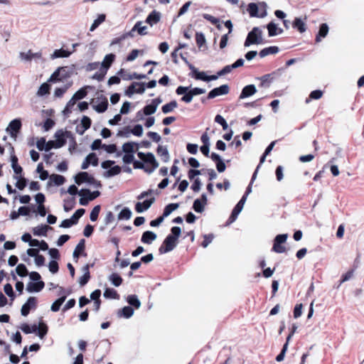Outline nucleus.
Masks as SVG:
<instances>
[{
	"label": "nucleus",
	"instance_id": "nucleus-1",
	"mask_svg": "<svg viewBox=\"0 0 364 364\" xmlns=\"http://www.w3.org/2000/svg\"><path fill=\"white\" fill-rule=\"evenodd\" d=\"M181 234V228L180 227H172L171 232L166 236L162 245H161V254L172 251L177 246Z\"/></svg>",
	"mask_w": 364,
	"mask_h": 364
},
{
	"label": "nucleus",
	"instance_id": "nucleus-2",
	"mask_svg": "<svg viewBox=\"0 0 364 364\" xmlns=\"http://www.w3.org/2000/svg\"><path fill=\"white\" fill-rule=\"evenodd\" d=\"M264 42L262 38V31L259 27H254L247 33L246 39L244 43L245 47H249L253 44H262Z\"/></svg>",
	"mask_w": 364,
	"mask_h": 364
},
{
	"label": "nucleus",
	"instance_id": "nucleus-3",
	"mask_svg": "<svg viewBox=\"0 0 364 364\" xmlns=\"http://www.w3.org/2000/svg\"><path fill=\"white\" fill-rule=\"evenodd\" d=\"M288 238L287 233L279 234L273 240V246L272 251L276 253H284L286 252V247L283 245Z\"/></svg>",
	"mask_w": 364,
	"mask_h": 364
},
{
	"label": "nucleus",
	"instance_id": "nucleus-4",
	"mask_svg": "<svg viewBox=\"0 0 364 364\" xmlns=\"http://www.w3.org/2000/svg\"><path fill=\"white\" fill-rule=\"evenodd\" d=\"M246 200H247L245 199V197H242L240 200L237 202V203L235 205L230 213V215L229 216L228 220L225 223L226 226L230 225L237 220L239 214L243 209Z\"/></svg>",
	"mask_w": 364,
	"mask_h": 364
},
{
	"label": "nucleus",
	"instance_id": "nucleus-5",
	"mask_svg": "<svg viewBox=\"0 0 364 364\" xmlns=\"http://www.w3.org/2000/svg\"><path fill=\"white\" fill-rule=\"evenodd\" d=\"M176 94L182 95L181 101L185 103H190L194 97L191 90V86H178L176 90Z\"/></svg>",
	"mask_w": 364,
	"mask_h": 364
},
{
	"label": "nucleus",
	"instance_id": "nucleus-6",
	"mask_svg": "<svg viewBox=\"0 0 364 364\" xmlns=\"http://www.w3.org/2000/svg\"><path fill=\"white\" fill-rule=\"evenodd\" d=\"M38 305V299L35 296H30L26 302L22 306L21 309V315L26 316L29 314L30 311L36 309Z\"/></svg>",
	"mask_w": 364,
	"mask_h": 364
},
{
	"label": "nucleus",
	"instance_id": "nucleus-7",
	"mask_svg": "<svg viewBox=\"0 0 364 364\" xmlns=\"http://www.w3.org/2000/svg\"><path fill=\"white\" fill-rule=\"evenodd\" d=\"M230 92V87L228 84L222 85L219 87L212 89L208 94L207 98L209 100L213 99L218 96L225 95Z\"/></svg>",
	"mask_w": 364,
	"mask_h": 364
},
{
	"label": "nucleus",
	"instance_id": "nucleus-8",
	"mask_svg": "<svg viewBox=\"0 0 364 364\" xmlns=\"http://www.w3.org/2000/svg\"><path fill=\"white\" fill-rule=\"evenodd\" d=\"M281 70H282V68H279L278 70H277L271 73L266 74L261 77H257L256 79L259 80L261 81L259 86L261 87H267V88L269 87L270 86L271 82L273 81V80L274 78V75H276L277 74H279V73Z\"/></svg>",
	"mask_w": 364,
	"mask_h": 364
},
{
	"label": "nucleus",
	"instance_id": "nucleus-9",
	"mask_svg": "<svg viewBox=\"0 0 364 364\" xmlns=\"http://www.w3.org/2000/svg\"><path fill=\"white\" fill-rule=\"evenodd\" d=\"M247 11L250 17L254 18H264L267 15V11H262L259 14V7L257 3H250L247 7Z\"/></svg>",
	"mask_w": 364,
	"mask_h": 364
},
{
	"label": "nucleus",
	"instance_id": "nucleus-10",
	"mask_svg": "<svg viewBox=\"0 0 364 364\" xmlns=\"http://www.w3.org/2000/svg\"><path fill=\"white\" fill-rule=\"evenodd\" d=\"M137 155L144 164H146L147 166H151V170L155 169L158 166V164L151 153L144 154L143 152H138Z\"/></svg>",
	"mask_w": 364,
	"mask_h": 364
},
{
	"label": "nucleus",
	"instance_id": "nucleus-11",
	"mask_svg": "<svg viewBox=\"0 0 364 364\" xmlns=\"http://www.w3.org/2000/svg\"><path fill=\"white\" fill-rule=\"evenodd\" d=\"M21 126L22 124L20 119H13L6 128V132L10 134L11 137H16L21 130Z\"/></svg>",
	"mask_w": 364,
	"mask_h": 364
},
{
	"label": "nucleus",
	"instance_id": "nucleus-12",
	"mask_svg": "<svg viewBox=\"0 0 364 364\" xmlns=\"http://www.w3.org/2000/svg\"><path fill=\"white\" fill-rule=\"evenodd\" d=\"M145 90V85L143 82H132L126 90V95L132 96L134 93H143Z\"/></svg>",
	"mask_w": 364,
	"mask_h": 364
},
{
	"label": "nucleus",
	"instance_id": "nucleus-13",
	"mask_svg": "<svg viewBox=\"0 0 364 364\" xmlns=\"http://www.w3.org/2000/svg\"><path fill=\"white\" fill-rule=\"evenodd\" d=\"M72 136V134L69 131L63 132V130H58L55 134V137L56 138V143L59 148L63 146L66 144V138H70Z\"/></svg>",
	"mask_w": 364,
	"mask_h": 364
},
{
	"label": "nucleus",
	"instance_id": "nucleus-14",
	"mask_svg": "<svg viewBox=\"0 0 364 364\" xmlns=\"http://www.w3.org/2000/svg\"><path fill=\"white\" fill-rule=\"evenodd\" d=\"M210 159L215 163L217 171L219 173H223L226 169V165L222 157L217 153L212 152L210 154Z\"/></svg>",
	"mask_w": 364,
	"mask_h": 364
},
{
	"label": "nucleus",
	"instance_id": "nucleus-15",
	"mask_svg": "<svg viewBox=\"0 0 364 364\" xmlns=\"http://www.w3.org/2000/svg\"><path fill=\"white\" fill-rule=\"evenodd\" d=\"M257 88L255 85L250 84L245 86L240 92L238 100H243L254 95L257 92Z\"/></svg>",
	"mask_w": 364,
	"mask_h": 364
},
{
	"label": "nucleus",
	"instance_id": "nucleus-16",
	"mask_svg": "<svg viewBox=\"0 0 364 364\" xmlns=\"http://www.w3.org/2000/svg\"><path fill=\"white\" fill-rule=\"evenodd\" d=\"M99 159L95 153H90L89 154L85 160L83 161L81 168L82 169H87L89 166L91 164L94 166H96L98 165Z\"/></svg>",
	"mask_w": 364,
	"mask_h": 364
},
{
	"label": "nucleus",
	"instance_id": "nucleus-17",
	"mask_svg": "<svg viewBox=\"0 0 364 364\" xmlns=\"http://www.w3.org/2000/svg\"><path fill=\"white\" fill-rule=\"evenodd\" d=\"M188 68L191 70L189 76H191L192 78H194L196 80H201L205 82V79L206 77V73L205 71H200L193 65H189Z\"/></svg>",
	"mask_w": 364,
	"mask_h": 364
},
{
	"label": "nucleus",
	"instance_id": "nucleus-18",
	"mask_svg": "<svg viewBox=\"0 0 364 364\" xmlns=\"http://www.w3.org/2000/svg\"><path fill=\"white\" fill-rule=\"evenodd\" d=\"M266 28H267L268 36L269 37L276 36L283 33V29L278 27L277 24H276L273 21L267 23Z\"/></svg>",
	"mask_w": 364,
	"mask_h": 364
},
{
	"label": "nucleus",
	"instance_id": "nucleus-19",
	"mask_svg": "<svg viewBox=\"0 0 364 364\" xmlns=\"http://www.w3.org/2000/svg\"><path fill=\"white\" fill-rule=\"evenodd\" d=\"M154 198L151 197L149 199H146L144 202H137L135 205V210L137 213H142L144 210H146L151 204L154 202Z\"/></svg>",
	"mask_w": 364,
	"mask_h": 364
},
{
	"label": "nucleus",
	"instance_id": "nucleus-20",
	"mask_svg": "<svg viewBox=\"0 0 364 364\" xmlns=\"http://www.w3.org/2000/svg\"><path fill=\"white\" fill-rule=\"evenodd\" d=\"M179 207L178 203H169L165 206L163 214L161 215V224L163 223L165 218L168 217L171 213L176 210Z\"/></svg>",
	"mask_w": 364,
	"mask_h": 364
},
{
	"label": "nucleus",
	"instance_id": "nucleus-21",
	"mask_svg": "<svg viewBox=\"0 0 364 364\" xmlns=\"http://www.w3.org/2000/svg\"><path fill=\"white\" fill-rule=\"evenodd\" d=\"M328 31L329 28L328 24L326 23H322L319 26L318 31L316 36V42L318 43L321 41L322 38H324L328 35Z\"/></svg>",
	"mask_w": 364,
	"mask_h": 364
},
{
	"label": "nucleus",
	"instance_id": "nucleus-22",
	"mask_svg": "<svg viewBox=\"0 0 364 364\" xmlns=\"http://www.w3.org/2000/svg\"><path fill=\"white\" fill-rule=\"evenodd\" d=\"M45 287V283L43 281L36 282H29L26 286V290L28 292H39Z\"/></svg>",
	"mask_w": 364,
	"mask_h": 364
},
{
	"label": "nucleus",
	"instance_id": "nucleus-23",
	"mask_svg": "<svg viewBox=\"0 0 364 364\" xmlns=\"http://www.w3.org/2000/svg\"><path fill=\"white\" fill-rule=\"evenodd\" d=\"M291 25L294 29L297 30L301 33H304L306 31V25L300 17H296Z\"/></svg>",
	"mask_w": 364,
	"mask_h": 364
},
{
	"label": "nucleus",
	"instance_id": "nucleus-24",
	"mask_svg": "<svg viewBox=\"0 0 364 364\" xmlns=\"http://www.w3.org/2000/svg\"><path fill=\"white\" fill-rule=\"evenodd\" d=\"M279 48L278 46H272L262 49L259 53V55L260 58H264L270 54H277V53H279Z\"/></svg>",
	"mask_w": 364,
	"mask_h": 364
},
{
	"label": "nucleus",
	"instance_id": "nucleus-25",
	"mask_svg": "<svg viewBox=\"0 0 364 364\" xmlns=\"http://www.w3.org/2000/svg\"><path fill=\"white\" fill-rule=\"evenodd\" d=\"M178 105L177 101L173 100H171V102L164 105L161 107V111L164 114H169V113L173 112L174 109L178 107Z\"/></svg>",
	"mask_w": 364,
	"mask_h": 364
},
{
	"label": "nucleus",
	"instance_id": "nucleus-26",
	"mask_svg": "<svg viewBox=\"0 0 364 364\" xmlns=\"http://www.w3.org/2000/svg\"><path fill=\"white\" fill-rule=\"evenodd\" d=\"M51 229L52 228L48 225H41L33 229V233L36 236H47L48 230Z\"/></svg>",
	"mask_w": 364,
	"mask_h": 364
},
{
	"label": "nucleus",
	"instance_id": "nucleus-27",
	"mask_svg": "<svg viewBox=\"0 0 364 364\" xmlns=\"http://www.w3.org/2000/svg\"><path fill=\"white\" fill-rule=\"evenodd\" d=\"M157 237V235L151 231H146L141 236V242L145 244H151Z\"/></svg>",
	"mask_w": 364,
	"mask_h": 364
},
{
	"label": "nucleus",
	"instance_id": "nucleus-28",
	"mask_svg": "<svg viewBox=\"0 0 364 364\" xmlns=\"http://www.w3.org/2000/svg\"><path fill=\"white\" fill-rule=\"evenodd\" d=\"M85 249V239H81L77 246L75 247V249L73 252V257L77 258L76 262L77 261L78 257L81 254H82Z\"/></svg>",
	"mask_w": 364,
	"mask_h": 364
},
{
	"label": "nucleus",
	"instance_id": "nucleus-29",
	"mask_svg": "<svg viewBox=\"0 0 364 364\" xmlns=\"http://www.w3.org/2000/svg\"><path fill=\"white\" fill-rule=\"evenodd\" d=\"M115 57H116L115 55L113 53L106 55L105 57L104 58L102 63L101 68L107 70L110 68V66L112 65L113 62L114 61Z\"/></svg>",
	"mask_w": 364,
	"mask_h": 364
},
{
	"label": "nucleus",
	"instance_id": "nucleus-30",
	"mask_svg": "<svg viewBox=\"0 0 364 364\" xmlns=\"http://www.w3.org/2000/svg\"><path fill=\"white\" fill-rule=\"evenodd\" d=\"M138 149V144L134 142H127L122 146V150L125 154H133Z\"/></svg>",
	"mask_w": 364,
	"mask_h": 364
},
{
	"label": "nucleus",
	"instance_id": "nucleus-31",
	"mask_svg": "<svg viewBox=\"0 0 364 364\" xmlns=\"http://www.w3.org/2000/svg\"><path fill=\"white\" fill-rule=\"evenodd\" d=\"M108 107V101L105 97H102V101L97 105L94 106V109L99 113L105 112Z\"/></svg>",
	"mask_w": 364,
	"mask_h": 364
},
{
	"label": "nucleus",
	"instance_id": "nucleus-32",
	"mask_svg": "<svg viewBox=\"0 0 364 364\" xmlns=\"http://www.w3.org/2000/svg\"><path fill=\"white\" fill-rule=\"evenodd\" d=\"M180 179H181V177L176 178V181L174 183V184L173 185L172 188H174L177 186L178 183L179 182V183L178 185V189L181 193H183L187 189L189 183L188 182V181L186 179L182 180V181H180Z\"/></svg>",
	"mask_w": 364,
	"mask_h": 364
},
{
	"label": "nucleus",
	"instance_id": "nucleus-33",
	"mask_svg": "<svg viewBox=\"0 0 364 364\" xmlns=\"http://www.w3.org/2000/svg\"><path fill=\"white\" fill-rule=\"evenodd\" d=\"M356 269H357V266L354 265V267H353L352 269H349L346 273L343 274L341 276V278L339 280V284L338 286V288L340 287V285L342 283L348 281L353 277V273H354V272H355V270Z\"/></svg>",
	"mask_w": 364,
	"mask_h": 364
},
{
	"label": "nucleus",
	"instance_id": "nucleus-34",
	"mask_svg": "<svg viewBox=\"0 0 364 364\" xmlns=\"http://www.w3.org/2000/svg\"><path fill=\"white\" fill-rule=\"evenodd\" d=\"M38 336L41 338H43L47 334L48 331V326L43 321L39 322L38 326H37Z\"/></svg>",
	"mask_w": 364,
	"mask_h": 364
},
{
	"label": "nucleus",
	"instance_id": "nucleus-35",
	"mask_svg": "<svg viewBox=\"0 0 364 364\" xmlns=\"http://www.w3.org/2000/svg\"><path fill=\"white\" fill-rule=\"evenodd\" d=\"M66 296H63L55 301L51 305L50 310L53 312H57L60 310L61 305L65 301Z\"/></svg>",
	"mask_w": 364,
	"mask_h": 364
},
{
	"label": "nucleus",
	"instance_id": "nucleus-36",
	"mask_svg": "<svg viewBox=\"0 0 364 364\" xmlns=\"http://www.w3.org/2000/svg\"><path fill=\"white\" fill-rule=\"evenodd\" d=\"M134 314V309L129 306L123 307L119 312L120 316H123L126 318H130Z\"/></svg>",
	"mask_w": 364,
	"mask_h": 364
},
{
	"label": "nucleus",
	"instance_id": "nucleus-37",
	"mask_svg": "<svg viewBox=\"0 0 364 364\" xmlns=\"http://www.w3.org/2000/svg\"><path fill=\"white\" fill-rule=\"evenodd\" d=\"M88 173L87 172H80L77 173L75 177V181L77 185H80L83 183H87V177H88Z\"/></svg>",
	"mask_w": 364,
	"mask_h": 364
},
{
	"label": "nucleus",
	"instance_id": "nucleus-38",
	"mask_svg": "<svg viewBox=\"0 0 364 364\" xmlns=\"http://www.w3.org/2000/svg\"><path fill=\"white\" fill-rule=\"evenodd\" d=\"M205 205L201 203L199 199H196L193 201L192 209L198 213H202L205 210Z\"/></svg>",
	"mask_w": 364,
	"mask_h": 364
},
{
	"label": "nucleus",
	"instance_id": "nucleus-39",
	"mask_svg": "<svg viewBox=\"0 0 364 364\" xmlns=\"http://www.w3.org/2000/svg\"><path fill=\"white\" fill-rule=\"evenodd\" d=\"M105 14H100L90 26V31H94L102 23L105 21Z\"/></svg>",
	"mask_w": 364,
	"mask_h": 364
},
{
	"label": "nucleus",
	"instance_id": "nucleus-40",
	"mask_svg": "<svg viewBox=\"0 0 364 364\" xmlns=\"http://www.w3.org/2000/svg\"><path fill=\"white\" fill-rule=\"evenodd\" d=\"M50 90V85L49 84H48L47 82H44L40 86V87L37 92V95L38 96H44L46 95L49 94Z\"/></svg>",
	"mask_w": 364,
	"mask_h": 364
},
{
	"label": "nucleus",
	"instance_id": "nucleus-41",
	"mask_svg": "<svg viewBox=\"0 0 364 364\" xmlns=\"http://www.w3.org/2000/svg\"><path fill=\"white\" fill-rule=\"evenodd\" d=\"M323 96V92L321 90H315L311 92L309 98H306V102L309 103L311 100H319Z\"/></svg>",
	"mask_w": 364,
	"mask_h": 364
},
{
	"label": "nucleus",
	"instance_id": "nucleus-42",
	"mask_svg": "<svg viewBox=\"0 0 364 364\" xmlns=\"http://www.w3.org/2000/svg\"><path fill=\"white\" fill-rule=\"evenodd\" d=\"M127 302L131 306L135 307L136 309H139L140 305H141L140 301L139 300L137 296L136 295H134V294L128 296V297H127Z\"/></svg>",
	"mask_w": 364,
	"mask_h": 364
},
{
	"label": "nucleus",
	"instance_id": "nucleus-43",
	"mask_svg": "<svg viewBox=\"0 0 364 364\" xmlns=\"http://www.w3.org/2000/svg\"><path fill=\"white\" fill-rule=\"evenodd\" d=\"M71 54V52L64 50L63 48L55 50L53 54V58H68Z\"/></svg>",
	"mask_w": 364,
	"mask_h": 364
},
{
	"label": "nucleus",
	"instance_id": "nucleus-44",
	"mask_svg": "<svg viewBox=\"0 0 364 364\" xmlns=\"http://www.w3.org/2000/svg\"><path fill=\"white\" fill-rule=\"evenodd\" d=\"M203 171H205V168L200 170L197 168H191L188 171V177L191 181L194 180L196 178V176L203 174Z\"/></svg>",
	"mask_w": 364,
	"mask_h": 364
},
{
	"label": "nucleus",
	"instance_id": "nucleus-45",
	"mask_svg": "<svg viewBox=\"0 0 364 364\" xmlns=\"http://www.w3.org/2000/svg\"><path fill=\"white\" fill-rule=\"evenodd\" d=\"M196 41L198 48H201L206 43L204 33L202 32H196Z\"/></svg>",
	"mask_w": 364,
	"mask_h": 364
},
{
	"label": "nucleus",
	"instance_id": "nucleus-46",
	"mask_svg": "<svg viewBox=\"0 0 364 364\" xmlns=\"http://www.w3.org/2000/svg\"><path fill=\"white\" fill-rule=\"evenodd\" d=\"M109 280L115 286L119 287L122 283V278L117 273H112L109 277Z\"/></svg>",
	"mask_w": 364,
	"mask_h": 364
},
{
	"label": "nucleus",
	"instance_id": "nucleus-47",
	"mask_svg": "<svg viewBox=\"0 0 364 364\" xmlns=\"http://www.w3.org/2000/svg\"><path fill=\"white\" fill-rule=\"evenodd\" d=\"M132 216V212L128 208H123L118 215L119 220H129Z\"/></svg>",
	"mask_w": 364,
	"mask_h": 364
},
{
	"label": "nucleus",
	"instance_id": "nucleus-48",
	"mask_svg": "<svg viewBox=\"0 0 364 364\" xmlns=\"http://www.w3.org/2000/svg\"><path fill=\"white\" fill-rule=\"evenodd\" d=\"M80 193L90 196L89 199H92V200H95V198H97V197H99L100 196V191H95L91 192L89 189H86V188L81 189Z\"/></svg>",
	"mask_w": 364,
	"mask_h": 364
},
{
	"label": "nucleus",
	"instance_id": "nucleus-49",
	"mask_svg": "<svg viewBox=\"0 0 364 364\" xmlns=\"http://www.w3.org/2000/svg\"><path fill=\"white\" fill-rule=\"evenodd\" d=\"M16 273L20 277H26L28 274V269L25 264H19L17 265L16 268Z\"/></svg>",
	"mask_w": 364,
	"mask_h": 364
},
{
	"label": "nucleus",
	"instance_id": "nucleus-50",
	"mask_svg": "<svg viewBox=\"0 0 364 364\" xmlns=\"http://www.w3.org/2000/svg\"><path fill=\"white\" fill-rule=\"evenodd\" d=\"M21 329L22 330V331L23 333L28 334V333L36 332L37 331V326L34 324L32 326V327H31L27 323H23L21 326Z\"/></svg>",
	"mask_w": 364,
	"mask_h": 364
},
{
	"label": "nucleus",
	"instance_id": "nucleus-51",
	"mask_svg": "<svg viewBox=\"0 0 364 364\" xmlns=\"http://www.w3.org/2000/svg\"><path fill=\"white\" fill-rule=\"evenodd\" d=\"M215 122L223 127V130H227L228 129V124L227 123L225 119L220 114H217L215 117Z\"/></svg>",
	"mask_w": 364,
	"mask_h": 364
},
{
	"label": "nucleus",
	"instance_id": "nucleus-52",
	"mask_svg": "<svg viewBox=\"0 0 364 364\" xmlns=\"http://www.w3.org/2000/svg\"><path fill=\"white\" fill-rule=\"evenodd\" d=\"M100 210H101V206L100 205H95L92 208V210L90 213V218L92 222H95L97 220Z\"/></svg>",
	"mask_w": 364,
	"mask_h": 364
},
{
	"label": "nucleus",
	"instance_id": "nucleus-53",
	"mask_svg": "<svg viewBox=\"0 0 364 364\" xmlns=\"http://www.w3.org/2000/svg\"><path fill=\"white\" fill-rule=\"evenodd\" d=\"M57 70H59V75L62 80H65L68 77H70L71 73L68 69L67 67H61L58 68Z\"/></svg>",
	"mask_w": 364,
	"mask_h": 364
},
{
	"label": "nucleus",
	"instance_id": "nucleus-54",
	"mask_svg": "<svg viewBox=\"0 0 364 364\" xmlns=\"http://www.w3.org/2000/svg\"><path fill=\"white\" fill-rule=\"evenodd\" d=\"M50 179L57 186L63 185L65 181V178L64 176L58 174H52L50 176Z\"/></svg>",
	"mask_w": 364,
	"mask_h": 364
},
{
	"label": "nucleus",
	"instance_id": "nucleus-55",
	"mask_svg": "<svg viewBox=\"0 0 364 364\" xmlns=\"http://www.w3.org/2000/svg\"><path fill=\"white\" fill-rule=\"evenodd\" d=\"M121 167L119 166H114L113 167H111L106 173L105 176L106 177H111L116 176L119 174L121 172Z\"/></svg>",
	"mask_w": 364,
	"mask_h": 364
},
{
	"label": "nucleus",
	"instance_id": "nucleus-56",
	"mask_svg": "<svg viewBox=\"0 0 364 364\" xmlns=\"http://www.w3.org/2000/svg\"><path fill=\"white\" fill-rule=\"evenodd\" d=\"M203 241L201 243V246L203 248L207 247L210 243L212 242L213 240L215 237V235L213 233H210L208 235H203Z\"/></svg>",
	"mask_w": 364,
	"mask_h": 364
},
{
	"label": "nucleus",
	"instance_id": "nucleus-57",
	"mask_svg": "<svg viewBox=\"0 0 364 364\" xmlns=\"http://www.w3.org/2000/svg\"><path fill=\"white\" fill-rule=\"evenodd\" d=\"M192 2L191 1H188L186 2L179 9L177 16L174 18V21L181 16L183 15L185 13L187 12L189 6L191 5Z\"/></svg>",
	"mask_w": 364,
	"mask_h": 364
},
{
	"label": "nucleus",
	"instance_id": "nucleus-58",
	"mask_svg": "<svg viewBox=\"0 0 364 364\" xmlns=\"http://www.w3.org/2000/svg\"><path fill=\"white\" fill-rule=\"evenodd\" d=\"M161 159L164 162L169 161V154L166 146L161 145Z\"/></svg>",
	"mask_w": 364,
	"mask_h": 364
},
{
	"label": "nucleus",
	"instance_id": "nucleus-59",
	"mask_svg": "<svg viewBox=\"0 0 364 364\" xmlns=\"http://www.w3.org/2000/svg\"><path fill=\"white\" fill-rule=\"evenodd\" d=\"M202 186L201 181L199 178H196L193 180V182L191 186L192 191L195 193H198L200 191Z\"/></svg>",
	"mask_w": 364,
	"mask_h": 364
},
{
	"label": "nucleus",
	"instance_id": "nucleus-60",
	"mask_svg": "<svg viewBox=\"0 0 364 364\" xmlns=\"http://www.w3.org/2000/svg\"><path fill=\"white\" fill-rule=\"evenodd\" d=\"M20 55L22 59L26 60H31L34 57H38V53H33L31 50H29L27 53H21Z\"/></svg>",
	"mask_w": 364,
	"mask_h": 364
},
{
	"label": "nucleus",
	"instance_id": "nucleus-61",
	"mask_svg": "<svg viewBox=\"0 0 364 364\" xmlns=\"http://www.w3.org/2000/svg\"><path fill=\"white\" fill-rule=\"evenodd\" d=\"M107 70L101 68L98 72H97L94 74L92 78L97 80L98 81H102L105 78V76L107 74Z\"/></svg>",
	"mask_w": 364,
	"mask_h": 364
},
{
	"label": "nucleus",
	"instance_id": "nucleus-62",
	"mask_svg": "<svg viewBox=\"0 0 364 364\" xmlns=\"http://www.w3.org/2000/svg\"><path fill=\"white\" fill-rule=\"evenodd\" d=\"M118 294L117 291L113 289L107 288L104 292V296L105 298L116 299Z\"/></svg>",
	"mask_w": 364,
	"mask_h": 364
},
{
	"label": "nucleus",
	"instance_id": "nucleus-63",
	"mask_svg": "<svg viewBox=\"0 0 364 364\" xmlns=\"http://www.w3.org/2000/svg\"><path fill=\"white\" fill-rule=\"evenodd\" d=\"M87 94V92L85 90V89L81 88L78 91H77L73 97L74 100H79L85 97Z\"/></svg>",
	"mask_w": 364,
	"mask_h": 364
},
{
	"label": "nucleus",
	"instance_id": "nucleus-64",
	"mask_svg": "<svg viewBox=\"0 0 364 364\" xmlns=\"http://www.w3.org/2000/svg\"><path fill=\"white\" fill-rule=\"evenodd\" d=\"M85 210L84 208L77 209L75 211V213L73 215L71 218L73 221H75V223L77 224L78 222V220L85 214Z\"/></svg>",
	"mask_w": 364,
	"mask_h": 364
}]
</instances>
